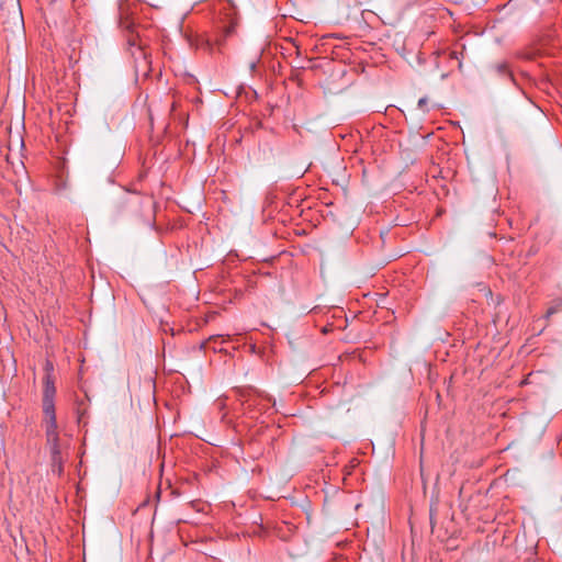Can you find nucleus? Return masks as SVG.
Wrapping results in <instances>:
<instances>
[{"mask_svg":"<svg viewBox=\"0 0 562 562\" xmlns=\"http://www.w3.org/2000/svg\"><path fill=\"white\" fill-rule=\"evenodd\" d=\"M111 217L117 223L153 226L154 201L139 192L123 190L113 201Z\"/></svg>","mask_w":562,"mask_h":562,"instance_id":"nucleus-1","label":"nucleus"},{"mask_svg":"<svg viewBox=\"0 0 562 562\" xmlns=\"http://www.w3.org/2000/svg\"><path fill=\"white\" fill-rule=\"evenodd\" d=\"M46 445H47V447L49 449V453H50L52 471L54 473H57L58 475H61L64 458L61 454V445H60L59 436L54 437V440H52L50 438H47Z\"/></svg>","mask_w":562,"mask_h":562,"instance_id":"nucleus-2","label":"nucleus"},{"mask_svg":"<svg viewBox=\"0 0 562 562\" xmlns=\"http://www.w3.org/2000/svg\"><path fill=\"white\" fill-rule=\"evenodd\" d=\"M44 413V428L46 439L50 438L54 440V437L59 436L58 426L56 420L55 408L43 409Z\"/></svg>","mask_w":562,"mask_h":562,"instance_id":"nucleus-3","label":"nucleus"},{"mask_svg":"<svg viewBox=\"0 0 562 562\" xmlns=\"http://www.w3.org/2000/svg\"><path fill=\"white\" fill-rule=\"evenodd\" d=\"M235 32V26L233 24L225 27L222 35L215 40L214 43H211L210 41H205L203 43L205 49H207L210 53H214L215 49L220 53H222V46L224 44V41L231 36Z\"/></svg>","mask_w":562,"mask_h":562,"instance_id":"nucleus-4","label":"nucleus"},{"mask_svg":"<svg viewBox=\"0 0 562 562\" xmlns=\"http://www.w3.org/2000/svg\"><path fill=\"white\" fill-rule=\"evenodd\" d=\"M56 390L53 381L47 375L45 380L44 394H43V409L55 408L54 396Z\"/></svg>","mask_w":562,"mask_h":562,"instance_id":"nucleus-5","label":"nucleus"},{"mask_svg":"<svg viewBox=\"0 0 562 562\" xmlns=\"http://www.w3.org/2000/svg\"><path fill=\"white\" fill-rule=\"evenodd\" d=\"M562 311V297L554 299L550 302V305L544 314L546 321H549L550 317Z\"/></svg>","mask_w":562,"mask_h":562,"instance_id":"nucleus-6","label":"nucleus"},{"mask_svg":"<svg viewBox=\"0 0 562 562\" xmlns=\"http://www.w3.org/2000/svg\"><path fill=\"white\" fill-rule=\"evenodd\" d=\"M427 105V98H420L418 100V108L423 111H426L425 106Z\"/></svg>","mask_w":562,"mask_h":562,"instance_id":"nucleus-7","label":"nucleus"},{"mask_svg":"<svg viewBox=\"0 0 562 562\" xmlns=\"http://www.w3.org/2000/svg\"><path fill=\"white\" fill-rule=\"evenodd\" d=\"M497 71L499 74H507L508 70H507V65L506 64H499L497 65Z\"/></svg>","mask_w":562,"mask_h":562,"instance_id":"nucleus-8","label":"nucleus"},{"mask_svg":"<svg viewBox=\"0 0 562 562\" xmlns=\"http://www.w3.org/2000/svg\"><path fill=\"white\" fill-rule=\"evenodd\" d=\"M240 397L245 398V402H248L249 400L246 397V392H240Z\"/></svg>","mask_w":562,"mask_h":562,"instance_id":"nucleus-9","label":"nucleus"},{"mask_svg":"<svg viewBox=\"0 0 562 562\" xmlns=\"http://www.w3.org/2000/svg\"><path fill=\"white\" fill-rule=\"evenodd\" d=\"M128 44L133 46V45H135V41L130 38Z\"/></svg>","mask_w":562,"mask_h":562,"instance_id":"nucleus-10","label":"nucleus"}]
</instances>
